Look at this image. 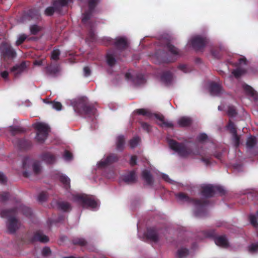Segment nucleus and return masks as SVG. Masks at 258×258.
Masks as SVG:
<instances>
[{
	"label": "nucleus",
	"mask_w": 258,
	"mask_h": 258,
	"mask_svg": "<svg viewBox=\"0 0 258 258\" xmlns=\"http://www.w3.org/2000/svg\"><path fill=\"white\" fill-rule=\"evenodd\" d=\"M16 144L20 150H28L32 146L31 141L25 139H18L16 141Z\"/></svg>",
	"instance_id": "17"
},
{
	"label": "nucleus",
	"mask_w": 258,
	"mask_h": 258,
	"mask_svg": "<svg viewBox=\"0 0 258 258\" xmlns=\"http://www.w3.org/2000/svg\"><path fill=\"white\" fill-rule=\"evenodd\" d=\"M125 139L123 136H119L117 138L116 148L119 151H122L124 148Z\"/></svg>",
	"instance_id": "25"
},
{
	"label": "nucleus",
	"mask_w": 258,
	"mask_h": 258,
	"mask_svg": "<svg viewBox=\"0 0 258 258\" xmlns=\"http://www.w3.org/2000/svg\"><path fill=\"white\" fill-rule=\"evenodd\" d=\"M115 44L118 48H124L127 45V41L125 38L118 37L116 39Z\"/></svg>",
	"instance_id": "26"
},
{
	"label": "nucleus",
	"mask_w": 258,
	"mask_h": 258,
	"mask_svg": "<svg viewBox=\"0 0 258 258\" xmlns=\"http://www.w3.org/2000/svg\"><path fill=\"white\" fill-rule=\"evenodd\" d=\"M20 210L22 211L23 214L26 217H30L32 215V210L29 207L25 206L22 205L20 208Z\"/></svg>",
	"instance_id": "32"
},
{
	"label": "nucleus",
	"mask_w": 258,
	"mask_h": 258,
	"mask_svg": "<svg viewBox=\"0 0 258 258\" xmlns=\"http://www.w3.org/2000/svg\"><path fill=\"white\" fill-rule=\"evenodd\" d=\"M176 197L180 201L192 203L196 207L195 215L196 217H203L206 214V207L209 204V201L206 198L201 199H194L188 197L186 194L180 192Z\"/></svg>",
	"instance_id": "3"
},
{
	"label": "nucleus",
	"mask_w": 258,
	"mask_h": 258,
	"mask_svg": "<svg viewBox=\"0 0 258 258\" xmlns=\"http://www.w3.org/2000/svg\"><path fill=\"white\" fill-rule=\"evenodd\" d=\"M249 250L250 252H255L258 250V243H252L249 247Z\"/></svg>",
	"instance_id": "54"
},
{
	"label": "nucleus",
	"mask_w": 258,
	"mask_h": 258,
	"mask_svg": "<svg viewBox=\"0 0 258 258\" xmlns=\"http://www.w3.org/2000/svg\"><path fill=\"white\" fill-rule=\"evenodd\" d=\"M135 112L139 115H142L143 116H147L150 117L151 116V113L148 110L144 109H138L135 111Z\"/></svg>",
	"instance_id": "36"
},
{
	"label": "nucleus",
	"mask_w": 258,
	"mask_h": 258,
	"mask_svg": "<svg viewBox=\"0 0 258 258\" xmlns=\"http://www.w3.org/2000/svg\"><path fill=\"white\" fill-rule=\"evenodd\" d=\"M173 82H162V85L165 87H169L173 85Z\"/></svg>",
	"instance_id": "64"
},
{
	"label": "nucleus",
	"mask_w": 258,
	"mask_h": 258,
	"mask_svg": "<svg viewBox=\"0 0 258 258\" xmlns=\"http://www.w3.org/2000/svg\"><path fill=\"white\" fill-rule=\"evenodd\" d=\"M65 216L63 214L59 215L57 219L56 220V222H61L64 220Z\"/></svg>",
	"instance_id": "63"
},
{
	"label": "nucleus",
	"mask_w": 258,
	"mask_h": 258,
	"mask_svg": "<svg viewBox=\"0 0 258 258\" xmlns=\"http://www.w3.org/2000/svg\"><path fill=\"white\" fill-rule=\"evenodd\" d=\"M47 195L45 192H41L39 194L38 197V200L39 202H43L47 199Z\"/></svg>",
	"instance_id": "45"
},
{
	"label": "nucleus",
	"mask_w": 258,
	"mask_h": 258,
	"mask_svg": "<svg viewBox=\"0 0 258 258\" xmlns=\"http://www.w3.org/2000/svg\"><path fill=\"white\" fill-rule=\"evenodd\" d=\"M17 208H14L10 209L3 210L1 211L0 215L3 218H8L7 223V227L8 232L11 234H14L19 228V222L18 219L14 217L17 212Z\"/></svg>",
	"instance_id": "4"
},
{
	"label": "nucleus",
	"mask_w": 258,
	"mask_h": 258,
	"mask_svg": "<svg viewBox=\"0 0 258 258\" xmlns=\"http://www.w3.org/2000/svg\"><path fill=\"white\" fill-rule=\"evenodd\" d=\"M60 69L58 66H50L46 68V71L49 75H55L59 72Z\"/></svg>",
	"instance_id": "30"
},
{
	"label": "nucleus",
	"mask_w": 258,
	"mask_h": 258,
	"mask_svg": "<svg viewBox=\"0 0 258 258\" xmlns=\"http://www.w3.org/2000/svg\"><path fill=\"white\" fill-rule=\"evenodd\" d=\"M42 253L43 256H47L51 253V250L49 247H44L42 251Z\"/></svg>",
	"instance_id": "55"
},
{
	"label": "nucleus",
	"mask_w": 258,
	"mask_h": 258,
	"mask_svg": "<svg viewBox=\"0 0 258 258\" xmlns=\"http://www.w3.org/2000/svg\"><path fill=\"white\" fill-rule=\"evenodd\" d=\"M145 236L148 239L157 242L159 239V230L156 227L149 228L147 230Z\"/></svg>",
	"instance_id": "12"
},
{
	"label": "nucleus",
	"mask_w": 258,
	"mask_h": 258,
	"mask_svg": "<svg viewBox=\"0 0 258 258\" xmlns=\"http://www.w3.org/2000/svg\"><path fill=\"white\" fill-rule=\"evenodd\" d=\"M168 144L170 148L177 152L180 156L187 157L190 155H200L201 157V160L206 165L211 164V156L201 154L198 149L192 150L184 143H178L172 139L169 140Z\"/></svg>",
	"instance_id": "1"
},
{
	"label": "nucleus",
	"mask_w": 258,
	"mask_h": 258,
	"mask_svg": "<svg viewBox=\"0 0 258 258\" xmlns=\"http://www.w3.org/2000/svg\"><path fill=\"white\" fill-rule=\"evenodd\" d=\"M140 138L139 137H135L131 139L129 142V145L131 148H135L139 144Z\"/></svg>",
	"instance_id": "37"
},
{
	"label": "nucleus",
	"mask_w": 258,
	"mask_h": 258,
	"mask_svg": "<svg viewBox=\"0 0 258 258\" xmlns=\"http://www.w3.org/2000/svg\"><path fill=\"white\" fill-rule=\"evenodd\" d=\"M60 52L58 49L53 50L51 53V58L52 60H56L59 58Z\"/></svg>",
	"instance_id": "44"
},
{
	"label": "nucleus",
	"mask_w": 258,
	"mask_h": 258,
	"mask_svg": "<svg viewBox=\"0 0 258 258\" xmlns=\"http://www.w3.org/2000/svg\"><path fill=\"white\" fill-rule=\"evenodd\" d=\"M30 241L32 243L39 241L41 243H47L49 241V238L44 235L41 230H37L34 232L33 236L30 238Z\"/></svg>",
	"instance_id": "13"
},
{
	"label": "nucleus",
	"mask_w": 258,
	"mask_h": 258,
	"mask_svg": "<svg viewBox=\"0 0 258 258\" xmlns=\"http://www.w3.org/2000/svg\"><path fill=\"white\" fill-rule=\"evenodd\" d=\"M71 0H57L53 4V7H48L47 8L45 11V13L46 15L50 16L53 14L55 10L57 8L66 6Z\"/></svg>",
	"instance_id": "14"
},
{
	"label": "nucleus",
	"mask_w": 258,
	"mask_h": 258,
	"mask_svg": "<svg viewBox=\"0 0 258 258\" xmlns=\"http://www.w3.org/2000/svg\"><path fill=\"white\" fill-rule=\"evenodd\" d=\"M142 176L147 184L152 185L153 184L154 178L149 170H144L142 172Z\"/></svg>",
	"instance_id": "20"
},
{
	"label": "nucleus",
	"mask_w": 258,
	"mask_h": 258,
	"mask_svg": "<svg viewBox=\"0 0 258 258\" xmlns=\"http://www.w3.org/2000/svg\"><path fill=\"white\" fill-rule=\"evenodd\" d=\"M245 64H246V60L245 58L243 56L241 57L238 59V65L239 68L233 70L232 72V75L235 79H238L247 73V71L241 68Z\"/></svg>",
	"instance_id": "9"
},
{
	"label": "nucleus",
	"mask_w": 258,
	"mask_h": 258,
	"mask_svg": "<svg viewBox=\"0 0 258 258\" xmlns=\"http://www.w3.org/2000/svg\"><path fill=\"white\" fill-rule=\"evenodd\" d=\"M7 181V178L5 175L0 173V182L2 183H5Z\"/></svg>",
	"instance_id": "62"
},
{
	"label": "nucleus",
	"mask_w": 258,
	"mask_h": 258,
	"mask_svg": "<svg viewBox=\"0 0 258 258\" xmlns=\"http://www.w3.org/2000/svg\"><path fill=\"white\" fill-rule=\"evenodd\" d=\"M11 195L10 192L5 191L0 194V201L2 203H5L11 200Z\"/></svg>",
	"instance_id": "33"
},
{
	"label": "nucleus",
	"mask_w": 258,
	"mask_h": 258,
	"mask_svg": "<svg viewBox=\"0 0 258 258\" xmlns=\"http://www.w3.org/2000/svg\"><path fill=\"white\" fill-rule=\"evenodd\" d=\"M202 233L205 237L214 238L215 242L218 246L223 247H227L228 246V242L226 237L225 236L216 237V234L214 230L203 231Z\"/></svg>",
	"instance_id": "6"
},
{
	"label": "nucleus",
	"mask_w": 258,
	"mask_h": 258,
	"mask_svg": "<svg viewBox=\"0 0 258 258\" xmlns=\"http://www.w3.org/2000/svg\"><path fill=\"white\" fill-rule=\"evenodd\" d=\"M227 127L230 133H231L232 134H235L237 133V131L235 127L234 123L230 120L228 122Z\"/></svg>",
	"instance_id": "40"
},
{
	"label": "nucleus",
	"mask_w": 258,
	"mask_h": 258,
	"mask_svg": "<svg viewBox=\"0 0 258 258\" xmlns=\"http://www.w3.org/2000/svg\"><path fill=\"white\" fill-rule=\"evenodd\" d=\"M214 195L216 193H218L221 195H223L226 192L225 189L222 186L214 185Z\"/></svg>",
	"instance_id": "39"
},
{
	"label": "nucleus",
	"mask_w": 258,
	"mask_h": 258,
	"mask_svg": "<svg viewBox=\"0 0 258 258\" xmlns=\"http://www.w3.org/2000/svg\"><path fill=\"white\" fill-rule=\"evenodd\" d=\"M33 170L36 174L39 173L41 171V167L38 162H35L33 164Z\"/></svg>",
	"instance_id": "43"
},
{
	"label": "nucleus",
	"mask_w": 258,
	"mask_h": 258,
	"mask_svg": "<svg viewBox=\"0 0 258 258\" xmlns=\"http://www.w3.org/2000/svg\"><path fill=\"white\" fill-rule=\"evenodd\" d=\"M169 50L174 54H178V50L177 48L175 47L174 46L172 45L171 44H169L167 46Z\"/></svg>",
	"instance_id": "49"
},
{
	"label": "nucleus",
	"mask_w": 258,
	"mask_h": 258,
	"mask_svg": "<svg viewBox=\"0 0 258 258\" xmlns=\"http://www.w3.org/2000/svg\"><path fill=\"white\" fill-rule=\"evenodd\" d=\"M71 105L75 111L80 115L91 117L96 114V109L89 103L86 97H81L71 101Z\"/></svg>",
	"instance_id": "2"
},
{
	"label": "nucleus",
	"mask_w": 258,
	"mask_h": 258,
	"mask_svg": "<svg viewBox=\"0 0 258 258\" xmlns=\"http://www.w3.org/2000/svg\"><path fill=\"white\" fill-rule=\"evenodd\" d=\"M57 208L64 212H68L71 211L72 206L70 203L65 201H58L57 202Z\"/></svg>",
	"instance_id": "21"
},
{
	"label": "nucleus",
	"mask_w": 258,
	"mask_h": 258,
	"mask_svg": "<svg viewBox=\"0 0 258 258\" xmlns=\"http://www.w3.org/2000/svg\"><path fill=\"white\" fill-rule=\"evenodd\" d=\"M249 219L250 222L251 224L254 227H258V223L257 222V219L256 217L253 215H250L249 216Z\"/></svg>",
	"instance_id": "41"
},
{
	"label": "nucleus",
	"mask_w": 258,
	"mask_h": 258,
	"mask_svg": "<svg viewBox=\"0 0 258 258\" xmlns=\"http://www.w3.org/2000/svg\"><path fill=\"white\" fill-rule=\"evenodd\" d=\"M27 68V66L25 62H23L19 65H16L12 69V71L15 72L16 74H18L24 71Z\"/></svg>",
	"instance_id": "28"
},
{
	"label": "nucleus",
	"mask_w": 258,
	"mask_h": 258,
	"mask_svg": "<svg viewBox=\"0 0 258 258\" xmlns=\"http://www.w3.org/2000/svg\"><path fill=\"white\" fill-rule=\"evenodd\" d=\"M39 30V28L37 26L33 25L30 27V31L32 34L36 33Z\"/></svg>",
	"instance_id": "60"
},
{
	"label": "nucleus",
	"mask_w": 258,
	"mask_h": 258,
	"mask_svg": "<svg viewBox=\"0 0 258 258\" xmlns=\"http://www.w3.org/2000/svg\"><path fill=\"white\" fill-rule=\"evenodd\" d=\"M163 79L165 80L164 81H170L173 79L172 74L169 72H166L163 76Z\"/></svg>",
	"instance_id": "52"
},
{
	"label": "nucleus",
	"mask_w": 258,
	"mask_h": 258,
	"mask_svg": "<svg viewBox=\"0 0 258 258\" xmlns=\"http://www.w3.org/2000/svg\"><path fill=\"white\" fill-rule=\"evenodd\" d=\"M119 157L114 153H110L104 159L99 161L98 163V167L99 168H104L108 166L117 162L118 160Z\"/></svg>",
	"instance_id": "8"
},
{
	"label": "nucleus",
	"mask_w": 258,
	"mask_h": 258,
	"mask_svg": "<svg viewBox=\"0 0 258 258\" xmlns=\"http://www.w3.org/2000/svg\"><path fill=\"white\" fill-rule=\"evenodd\" d=\"M72 242L74 245L85 246L87 244V241L83 238H75L73 239Z\"/></svg>",
	"instance_id": "34"
},
{
	"label": "nucleus",
	"mask_w": 258,
	"mask_h": 258,
	"mask_svg": "<svg viewBox=\"0 0 258 258\" xmlns=\"http://www.w3.org/2000/svg\"><path fill=\"white\" fill-rule=\"evenodd\" d=\"M106 60L107 64L110 66H112L115 63V59L114 57L110 54H107L106 55Z\"/></svg>",
	"instance_id": "38"
},
{
	"label": "nucleus",
	"mask_w": 258,
	"mask_h": 258,
	"mask_svg": "<svg viewBox=\"0 0 258 258\" xmlns=\"http://www.w3.org/2000/svg\"><path fill=\"white\" fill-rule=\"evenodd\" d=\"M232 136H233L234 142L235 143V145L236 147H237L239 146V144H240V138L237 135V133L235 134H233Z\"/></svg>",
	"instance_id": "50"
},
{
	"label": "nucleus",
	"mask_w": 258,
	"mask_h": 258,
	"mask_svg": "<svg viewBox=\"0 0 258 258\" xmlns=\"http://www.w3.org/2000/svg\"><path fill=\"white\" fill-rule=\"evenodd\" d=\"M90 18V12L84 13L82 17V22L85 23Z\"/></svg>",
	"instance_id": "59"
},
{
	"label": "nucleus",
	"mask_w": 258,
	"mask_h": 258,
	"mask_svg": "<svg viewBox=\"0 0 258 258\" xmlns=\"http://www.w3.org/2000/svg\"><path fill=\"white\" fill-rule=\"evenodd\" d=\"M227 113L228 115L231 117H233L237 114L235 108L233 106H230L228 107Z\"/></svg>",
	"instance_id": "42"
},
{
	"label": "nucleus",
	"mask_w": 258,
	"mask_h": 258,
	"mask_svg": "<svg viewBox=\"0 0 258 258\" xmlns=\"http://www.w3.org/2000/svg\"><path fill=\"white\" fill-rule=\"evenodd\" d=\"M208 91L213 96H218L223 92L221 85L216 82H211L209 85Z\"/></svg>",
	"instance_id": "11"
},
{
	"label": "nucleus",
	"mask_w": 258,
	"mask_h": 258,
	"mask_svg": "<svg viewBox=\"0 0 258 258\" xmlns=\"http://www.w3.org/2000/svg\"><path fill=\"white\" fill-rule=\"evenodd\" d=\"M123 181L127 184H133L137 182V175L136 171L132 170L122 177Z\"/></svg>",
	"instance_id": "18"
},
{
	"label": "nucleus",
	"mask_w": 258,
	"mask_h": 258,
	"mask_svg": "<svg viewBox=\"0 0 258 258\" xmlns=\"http://www.w3.org/2000/svg\"><path fill=\"white\" fill-rule=\"evenodd\" d=\"M161 126H166L167 127L172 128L173 127V124L171 122L166 121L165 120L162 123H159Z\"/></svg>",
	"instance_id": "53"
},
{
	"label": "nucleus",
	"mask_w": 258,
	"mask_h": 258,
	"mask_svg": "<svg viewBox=\"0 0 258 258\" xmlns=\"http://www.w3.org/2000/svg\"><path fill=\"white\" fill-rule=\"evenodd\" d=\"M33 127L37 131L35 137L37 141L40 143L44 142L50 132L48 125L43 122H37L33 124Z\"/></svg>",
	"instance_id": "5"
},
{
	"label": "nucleus",
	"mask_w": 258,
	"mask_h": 258,
	"mask_svg": "<svg viewBox=\"0 0 258 258\" xmlns=\"http://www.w3.org/2000/svg\"><path fill=\"white\" fill-rule=\"evenodd\" d=\"M76 199L80 201L83 207L94 209L97 207V201L92 197L87 195H77Z\"/></svg>",
	"instance_id": "7"
},
{
	"label": "nucleus",
	"mask_w": 258,
	"mask_h": 258,
	"mask_svg": "<svg viewBox=\"0 0 258 258\" xmlns=\"http://www.w3.org/2000/svg\"><path fill=\"white\" fill-rule=\"evenodd\" d=\"M9 131L13 136L25 133L27 130L21 126H11L9 127Z\"/></svg>",
	"instance_id": "22"
},
{
	"label": "nucleus",
	"mask_w": 258,
	"mask_h": 258,
	"mask_svg": "<svg viewBox=\"0 0 258 258\" xmlns=\"http://www.w3.org/2000/svg\"><path fill=\"white\" fill-rule=\"evenodd\" d=\"M59 181L63 184L64 188L68 190L70 188V179L65 175L61 174L59 176Z\"/></svg>",
	"instance_id": "24"
},
{
	"label": "nucleus",
	"mask_w": 258,
	"mask_h": 258,
	"mask_svg": "<svg viewBox=\"0 0 258 258\" xmlns=\"http://www.w3.org/2000/svg\"><path fill=\"white\" fill-rule=\"evenodd\" d=\"M98 0H90L89 2V8L90 11L92 10L93 8L95 6V5L98 2Z\"/></svg>",
	"instance_id": "58"
},
{
	"label": "nucleus",
	"mask_w": 258,
	"mask_h": 258,
	"mask_svg": "<svg viewBox=\"0 0 258 258\" xmlns=\"http://www.w3.org/2000/svg\"><path fill=\"white\" fill-rule=\"evenodd\" d=\"M208 138L207 135L205 133L201 134L198 137V140L200 142H203L206 140Z\"/></svg>",
	"instance_id": "57"
},
{
	"label": "nucleus",
	"mask_w": 258,
	"mask_h": 258,
	"mask_svg": "<svg viewBox=\"0 0 258 258\" xmlns=\"http://www.w3.org/2000/svg\"><path fill=\"white\" fill-rule=\"evenodd\" d=\"M155 117H156V119H157L158 120L160 121L161 123H162L164 121V120H165L164 116L162 114H155Z\"/></svg>",
	"instance_id": "61"
},
{
	"label": "nucleus",
	"mask_w": 258,
	"mask_h": 258,
	"mask_svg": "<svg viewBox=\"0 0 258 258\" xmlns=\"http://www.w3.org/2000/svg\"><path fill=\"white\" fill-rule=\"evenodd\" d=\"M214 185H207L202 187L201 193L205 198H211L214 195Z\"/></svg>",
	"instance_id": "19"
},
{
	"label": "nucleus",
	"mask_w": 258,
	"mask_h": 258,
	"mask_svg": "<svg viewBox=\"0 0 258 258\" xmlns=\"http://www.w3.org/2000/svg\"><path fill=\"white\" fill-rule=\"evenodd\" d=\"M242 88L247 95L252 97L255 101L258 100V94L251 86L246 84H243L242 85Z\"/></svg>",
	"instance_id": "15"
},
{
	"label": "nucleus",
	"mask_w": 258,
	"mask_h": 258,
	"mask_svg": "<svg viewBox=\"0 0 258 258\" xmlns=\"http://www.w3.org/2000/svg\"><path fill=\"white\" fill-rule=\"evenodd\" d=\"M40 158L42 161L48 164H52L56 161V157L55 155L49 152L43 153L41 155Z\"/></svg>",
	"instance_id": "16"
},
{
	"label": "nucleus",
	"mask_w": 258,
	"mask_h": 258,
	"mask_svg": "<svg viewBox=\"0 0 258 258\" xmlns=\"http://www.w3.org/2000/svg\"><path fill=\"white\" fill-rule=\"evenodd\" d=\"M27 68V66L25 62H23L19 65H16L12 69V71L15 72L16 74H18L24 71Z\"/></svg>",
	"instance_id": "27"
},
{
	"label": "nucleus",
	"mask_w": 258,
	"mask_h": 258,
	"mask_svg": "<svg viewBox=\"0 0 258 258\" xmlns=\"http://www.w3.org/2000/svg\"><path fill=\"white\" fill-rule=\"evenodd\" d=\"M189 254V250L185 248H181L178 250L177 252V258H184Z\"/></svg>",
	"instance_id": "31"
},
{
	"label": "nucleus",
	"mask_w": 258,
	"mask_h": 258,
	"mask_svg": "<svg viewBox=\"0 0 258 258\" xmlns=\"http://www.w3.org/2000/svg\"><path fill=\"white\" fill-rule=\"evenodd\" d=\"M192 123V120L190 117L183 116L178 120V124L180 127L190 126Z\"/></svg>",
	"instance_id": "23"
},
{
	"label": "nucleus",
	"mask_w": 258,
	"mask_h": 258,
	"mask_svg": "<svg viewBox=\"0 0 258 258\" xmlns=\"http://www.w3.org/2000/svg\"><path fill=\"white\" fill-rule=\"evenodd\" d=\"M141 126L142 128L147 132L149 133L151 130V126L146 122H142Z\"/></svg>",
	"instance_id": "51"
},
{
	"label": "nucleus",
	"mask_w": 258,
	"mask_h": 258,
	"mask_svg": "<svg viewBox=\"0 0 258 258\" xmlns=\"http://www.w3.org/2000/svg\"><path fill=\"white\" fill-rule=\"evenodd\" d=\"M27 36L24 34L20 35L16 41V44L17 45H19L22 44L26 39Z\"/></svg>",
	"instance_id": "46"
},
{
	"label": "nucleus",
	"mask_w": 258,
	"mask_h": 258,
	"mask_svg": "<svg viewBox=\"0 0 258 258\" xmlns=\"http://www.w3.org/2000/svg\"><path fill=\"white\" fill-rule=\"evenodd\" d=\"M207 42L206 38L199 36H196L193 37L188 41V45L196 49H200L205 46Z\"/></svg>",
	"instance_id": "10"
},
{
	"label": "nucleus",
	"mask_w": 258,
	"mask_h": 258,
	"mask_svg": "<svg viewBox=\"0 0 258 258\" xmlns=\"http://www.w3.org/2000/svg\"><path fill=\"white\" fill-rule=\"evenodd\" d=\"M44 102L49 104L51 105L52 108L55 109L56 110H60L62 108L61 104L57 101H47L46 99H44Z\"/></svg>",
	"instance_id": "29"
},
{
	"label": "nucleus",
	"mask_w": 258,
	"mask_h": 258,
	"mask_svg": "<svg viewBox=\"0 0 258 258\" xmlns=\"http://www.w3.org/2000/svg\"><path fill=\"white\" fill-rule=\"evenodd\" d=\"M256 144V138L254 137L250 136L247 139L246 146L248 148H253Z\"/></svg>",
	"instance_id": "35"
},
{
	"label": "nucleus",
	"mask_w": 258,
	"mask_h": 258,
	"mask_svg": "<svg viewBox=\"0 0 258 258\" xmlns=\"http://www.w3.org/2000/svg\"><path fill=\"white\" fill-rule=\"evenodd\" d=\"M137 157L136 155L131 156L130 164L132 166H134L137 164Z\"/></svg>",
	"instance_id": "56"
},
{
	"label": "nucleus",
	"mask_w": 258,
	"mask_h": 258,
	"mask_svg": "<svg viewBox=\"0 0 258 258\" xmlns=\"http://www.w3.org/2000/svg\"><path fill=\"white\" fill-rule=\"evenodd\" d=\"M136 74L134 72H128L125 74V78L126 80L135 79Z\"/></svg>",
	"instance_id": "47"
},
{
	"label": "nucleus",
	"mask_w": 258,
	"mask_h": 258,
	"mask_svg": "<svg viewBox=\"0 0 258 258\" xmlns=\"http://www.w3.org/2000/svg\"><path fill=\"white\" fill-rule=\"evenodd\" d=\"M63 158L66 160L69 161L72 159L73 155L70 151L66 150L63 154Z\"/></svg>",
	"instance_id": "48"
}]
</instances>
